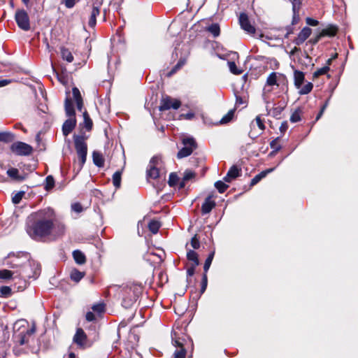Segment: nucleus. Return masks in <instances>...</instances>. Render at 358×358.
<instances>
[{"instance_id": "7", "label": "nucleus", "mask_w": 358, "mask_h": 358, "mask_svg": "<svg viewBox=\"0 0 358 358\" xmlns=\"http://www.w3.org/2000/svg\"><path fill=\"white\" fill-rule=\"evenodd\" d=\"M29 260L27 253L20 252L17 255H9L6 259V264L12 268L20 270Z\"/></svg>"}, {"instance_id": "22", "label": "nucleus", "mask_w": 358, "mask_h": 358, "mask_svg": "<svg viewBox=\"0 0 358 358\" xmlns=\"http://www.w3.org/2000/svg\"><path fill=\"white\" fill-rule=\"evenodd\" d=\"M304 74L303 72L300 71L295 70L294 72V85L297 89H299L303 81H304Z\"/></svg>"}, {"instance_id": "62", "label": "nucleus", "mask_w": 358, "mask_h": 358, "mask_svg": "<svg viewBox=\"0 0 358 358\" xmlns=\"http://www.w3.org/2000/svg\"><path fill=\"white\" fill-rule=\"evenodd\" d=\"M11 83L10 80L3 79L0 80V87H4Z\"/></svg>"}, {"instance_id": "59", "label": "nucleus", "mask_w": 358, "mask_h": 358, "mask_svg": "<svg viewBox=\"0 0 358 358\" xmlns=\"http://www.w3.org/2000/svg\"><path fill=\"white\" fill-rule=\"evenodd\" d=\"M321 38H322V36L320 33L315 37L310 38L309 42L310 43H312L313 45H315L316 43H318V41L321 39Z\"/></svg>"}, {"instance_id": "11", "label": "nucleus", "mask_w": 358, "mask_h": 358, "mask_svg": "<svg viewBox=\"0 0 358 358\" xmlns=\"http://www.w3.org/2000/svg\"><path fill=\"white\" fill-rule=\"evenodd\" d=\"M285 80L286 78L282 74L272 72L266 79V85L264 88V93H266V92H270L272 90V88L267 89L268 87H273V85L279 86L280 82L285 81Z\"/></svg>"}, {"instance_id": "61", "label": "nucleus", "mask_w": 358, "mask_h": 358, "mask_svg": "<svg viewBox=\"0 0 358 358\" xmlns=\"http://www.w3.org/2000/svg\"><path fill=\"white\" fill-rule=\"evenodd\" d=\"M195 268L194 264H192L191 267L188 268L187 271V273L189 276H192L195 272Z\"/></svg>"}, {"instance_id": "36", "label": "nucleus", "mask_w": 358, "mask_h": 358, "mask_svg": "<svg viewBox=\"0 0 358 358\" xmlns=\"http://www.w3.org/2000/svg\"><path fill=\"white\" fill-rule=\"evenodd\" d=\"M215 187L217 189L220 193H224L227 189L229 187V185H227L224 182L218 180L215 183Z\"/></svg>"}, {"instance_id": "27", "label": "nucleus", "mask_w": 358, "mask_h": 358, "mask_svg": "<svg viewBox=\"0 0 358 358\" xmlns=\"http://www.w3.org/2000/svg\"><path fill=\"white\" fill-rule=\"evenodd\" d=\"M187 257L188 260L193 262L192 264H194V266H197L199 264L197 253L194 250H189L187 253Z\"/></svg>"}, {"instance_id": "64", "label": "nucleus", "mask_w": 358, "mask_h": 358, "mask_svg": "<svg viewBox=\"0 0 358 358\" xmlns=\"http://www.w3.org/2000/svg\"><path fill=\"white\" fill-rule=\"evenodd\" d=\"M182 117H184L187 120H191L194 117V114L193 113H188L185 115H181Z\"/></svg>"}, {"instance_id": "10", "label": "nucleus", "mask_w": 358, "mask_h": 358, "mask_svg": "<svg viewBox=\"0 0 358 358\" xmlns=\"http://www.w3.org/2000/svg\"><path fill=\"white\" fill-rule=\"evenodd\" d=\"M181 106V102L177 99H173L169 96H163L160 101L159 109L161 111L167 110L169 109H178Z\"/></svg>"}, {"instance_id": "48", "label": "nucleus", "mask_w": 358, "mask_h": 358, "mask_svg": "<svg viewBox=\"0 0 358 358\" xmlns=\"http://www.w3.org/2000/svg\"><path fill=\"white\" fill-rule=\"evenodd\" d=\"M195 177V173L191 170H186L184 172L183 180L184 181H188Z\"/></svg>"}, {"instance_id": "12", "label": "nucleus", "mask_w": 358, "mask_h": 358, "mask_svg": "<svg viewBox=\"0 0 358 358\" xmlns=\"http://www.w3.org/2000/svg\"><path fill=\"white\" fill-rule=\"evenodd\" d=\"M10 149L12 152L16 155L21 156L29 155L33 151V148L31 145L20 141L13 143Z\"/></svg>"}, {"instance_id": "21", "label": "nucleus", "mask_w": 358, "mask_h": 358, "mask_svg": "<svg viewBox=\"0 0 358 358\" xmlns=\"http://www.w3.org/2000/svg\"><path fill=\"white\" fill-rule=\"evenodd\" d=\"M17 271L3 269L0 271V279L8 280L14 278H18Z\"/></svg>"}, {"instance_id": "24", "label": "nucleus", "mask_w": 358, "mask_h": 358, "mask_svg": "<svg viewBox=\"0 0 358 358\" xmlns=\"http://www.w3.org/2000/svg\"><path fill=\"white\" fill-rule=\"evenodd\" d=\"M73 257L76 262L78 264H83L86 262L85 255L80 250L73 251Z\"/></svg>"}, {"instance_id": "40", "label": "nucleus", "mask_w": 358, "mask_h": 358, "mask_svg": "<svg viewBox=\"0 0 358 358\" xmlns=\"http://www.w3.org/2000/svg\"><path fill=\"white\" fill-rule=\"evenodd\" d=\"M290 121L293 123L298 122L301 120V110L296 109L291 115Z\"/></svg>"}, {"instance_id": "63", "label": "nucleus", "mask_w": 358, "mask_h": 358, "mask_svg": "<svg viewBox=\"0 0 358 358\" xmlns=\"http://www.w3.org/2000/svg\"><path fill=\"white\" fill-rule=\"evenodd\" d=\"M261 180V179L259 178V177H258V176H255L251 180V185H256L257 183H258L259 181Z\"/></svg>"}, {"instance_id": "47", "label": "nucleus", "mask_w": 358, "mask_h": 358, "mask_svg": "<svg viewBox=\"0 0 358 358\" xmlns=\"http://www.w3.org/2000/svg\"><path fill=\"white\" fill-rule=\"evenodd\" d=\"M292 3L293 13H299L301 6V0H293Z\"/></svg>"}, {"instance_id": "28", "label": "nucleus", "mask_w": 358, "mask_h": 358, "mask_svg": "<svg viewBox=\"0 0 358 358\" xmlns=\"http://www.w3.org/2000/svg\"><path fill=\"white\" fill-rule=\"evenodd\" d=\"M207 31L213 35L214 37H217L220 34V29L218 24H212L207 27Z\"/></svg>"}, {"instance_id": "1", "label": "nucleus", "mask_w": 358, "mask_h": 358, "mask_svg": "<svg viewBox=\"0 0 358 358\" xmlns=\"http://www.w3.org/2000/svg\"><path fill=\"white\" fill-rule=\"evenodd\" d=\"M55 220V213L50 208L34 212L27 217V233L37 241L55 240L64 234L66 228L64 224Z\"/></svg>"}, {"instance_id": "14", "label": "nucleus", "mask_w": 358, "mask_h": 358, "mask_svg": "<svg viewBox=\"0 0 358 358\" xmlns=\"http://www.w3.org/2000/svg\"><path fill=\"white\" fill-rule=\"evenodd\" d=\"M103 3V0H96L93 3L92 10L89 20V26L94 27L96 23V16L100 13V8Z\"/></svg>"}, {"instance_id": "34", "label": "nucleus", "mask_w": 358, "mask_h": 358, "mask_svg": "<svg viewBox=\"0 0 358 358\" xmlns=\"http://www.w3.org/2000/svg\"><path fill=\"white\" fill-rule=\"evenodd\" d=\"M14 135L10 132H0V141L10 142L13 141Z\"/></svg>"}, {"instance_id": "8", "label": "nucleus", "mask_w": 358, "mask_h": 358, "mask_svg": "<svg viewBox=\"0 0 358 358\" xmlns=\"http://www.w3.org/2000/svg\"><path fill=\"white\" fill-rule=\"evenodd\" d=\"M183 147L178 151L177 157L182 159L189 156L197 148L195 139L191 136H184L182 138Z\"/></svg>"}, {"instance_id": "42", "label": "nucleus", "mask_w": 358, "mask_h": 358, "mask_svg": "<svg viewBox=\"0 0 358 358\" xmlns=\"http://www.w3.org/2000/svg\"><path fill=\"white\" fill-rule=\"evenodd\" d=\"M7 174L9 177H10L13 179H15V180L20 179L19 176H18L19 171L15 168L9 169L7 171Z\"/></svg>"}, {"instance_id": "41", "label": "nucleus", "mask_w": 358, "mask_h": 358, "mask_svg": "<svg viewBox=\"0 0 358 358\" xmlns=\"http://www.w3.org/2000/svg\"><path fill=\"white\" fill-rule=\"evenodd\" d=\"M178 176H177V174L176 173H171L170 175H169V185L171 186V187H173L175 186L178 182Z\"/></svg>"}, {"instance_id": "20", "label": "nucleus", "mask_w": 358, "mask_h": 358, "mask_svg": "<svg viewBox=\"0 0 358 358\" xmlns=\"http://www.w3.org/2000/svg\"><path fill=\"white\" fill-rule=\"evenodd\" d=\"M73 98L76 102L77 108L81 111L83 106V99L80 92L77 87H73L72 90Z\"/></svg>"}, {"instance_id": "18", "label": "nucleus", "mask_w": 358, "mask_h": 358, "mask_svg": "<svg viewBox=\"0 0 358 358\" xmlns=\"http://www.w3.org/2000/svg\"><path fill=\"white\" fill-rule=\"evenodd\" d=\"M173 343L176 347L179 348L174 352V358H185L186 350L183 348L182 343L177 339L173 338Z\"/></svg>"}, {"instance_id": "9", "label": "nucleus", "mask_w": 358, "mask_h": 358, "mask_svg": "<svg viewBox=\"0 0 358 358\" xmlns=\"http://www.w3.org/2000/svg\"><path fill=\"white\" fill-rule=\"evenodd\" d=\"M15 20L19 28L23 31L30 29V21L28 13L24 9H18L15 14Z\"/></svg>"}, {"instance_id": "45", "label": "nucleus", "mask_w": 358, "mask_h": 358, "mask_svg": "<svg viewBox=\"0 0 358 358\" xmlns=\"http://www.w3.org/2000/svg\"><path fill=\"white\" fill-rule=\"evenodd\" d=\"M0 293L2 296L8 297L11 294V289L8 286H2L0 288Z\"/></svg>"}, {"instance_id": "46", "label": "nucleus", "mask_w": 358, "mask_h": 358, "mask_svg": "<svg viewBox=\"0 0 358 358\" xmlns=\"http://www.w3.org/2000/svg\"><path fill=\"white\" fill-rule=\"evenodd\" d=\"M279 138H276L270 143L271 148L274 150L275 152H278L281 149V145L278 143Z\"/></svg>"}, {"instance_id": "13", "label": "nucleus", "mask_w": 358, "mask_h": 358, "mask_svg": "<svg viewBox=\"0 0 358 358\" xmlns=\"http://www.w3.org/2000/svg\"><path fill=\"white\" fill-rule=\"evenodd\" d=\"M241 27L248 34H254L256 31L255 27L250 23L247 14L243 13L239 16Z\"/></svg>"}, {"instance_id": "2", "label": "nucleus", "mask_w": 358, "mask_h": 358, "mask_svg": "<svg viewBox=\"0 0 358 358\" xmlns=\"http://www.w3.org/2000/svg\"><path fill=\"white\" fill-rule=\"evenodd\" d=\"M34 332L35 328H30L26 320H17L13 325V339L20 345L27 343Z\"/></svg>"}, {"instance_id": "6", "label": "nucleus", "mask_w": 358, "mask_h": 358, "mask_svg": "<svg viewBox=\"0 0 358 358\" xmlns=\"http://www.w3.org/2000/svg\"><path fill=\"white\" fill-rule=\"evenodd\" d=\"M163 167V162L160 157H153L149 163L147 169L148 178L157 179L160 177L162 169Z\"/></svg>"}, {"instance_id": "33", "label": "nucleus", "mask_w": 358, "mask_h": 358, "mask_svg": "<svg viewBox=\"0 0 358 358\" xmlns=\"http://www.w3.org/2000/svg\"><path fill=\"white\" fill-rule=\"evenodd\" d=\"M84 277V273L80 272L76 269L73 270L71 273V278L72 280L78 282Z\"/></svg>"}, {"instance_id": "49", "label": "nucleus", "mask_w": 358, "mask_h": 358, "mask_svg": "<svg viewBox=\"0 0 358 358\" xmlns=\"http://www.w3.org/2000/svg\"><path fill=\"white\" fill-rule=\"evenodd\" d=\"M24 194V192H18L17 193H16L12 198V201L13 202L15 203V204H17L19 203L23 196Z\"/></svg>"}, {"instance_id": "57", "label": "nucleus", "mask_w": 358, "mask_h": 358, "mask_svg": "<svg viewBox=\"0 0 358 358\" xmlns=\"http://www.w3.org/2000/svg\"><path fill=\"white\" fill-rule=\"evenodd\" d=\"M206 287H207V276H206V274L205 273L203 275V279H202V285H201V293H203L205 292Z\"/></svg>"}, {"instance_id": "51", "label": "nucleus", "mask_w": 358, "mask_h": 358, "mask_svg": "<svg viewBox=\"0 0 358 358\" xmlns=\"http://www.w3.org/2000/svg\"><path fill=\"white\" fill-rule=\"evenodd\" d=\"M92 309L93 310V311L96 312L100 314L104 311V305H103V303H101L94 304L92 307Z\"/></svg>"}, {"instance_id": "15", "label": "nucleus", "mask_w": 358, "mask_h": 358, "mask_svg": "<svg viewBox=\"0 0 358 358\" xmlns=\"http://www.w3.org/2000/svg\"><path fill=\"white\" fill-rule=\"evenodd\" d=\"M73 341L78 346L85 348L87 346V335L81 328L77 329L74 336Z\"/></svg>"}, {"instance_id": "31", "label": "nucleus", "mask_w": 358, "mask_h": 358, "mask_svg": "<svg viewBox=\"0 0 358 358\" xmlns=\"http://www.w3.org/2000/svg\"><path fill=\"white\" fill-rule=\"evenodd\" d=\"M313 87V85L312 83L308 82L306 84H305L303 86L301 85V87L299 88V93L300 94H308L310 93Z\"/></svg>"}, {"instance_id": "52", "label": "nucleus", "mask_w": 358, "mask_h": 358, "mask_svg": "<svg viewBox=\"0 0 358 358\" xmlns=\"http://www.w3.org/2000/svg\"><path fill=\"white\" fill-rule=\"evenodd\" d=\"M71 210L77 213H80L83 210V208L79 203H74L71 205Z\"/></svg>"}, {"instance_id": "5", "label": "nucleus", "mask_w": 358, "mask_h": 358, "mask_svg": "<svg viewBox=\"0 0 358 358\" xmlns=\"http://www.w3.org/2000/svg\"><path fill=\"white\" fill-rule=\"evenodd\" d=\"M75 148L79 159L80 166L82 168L86 162L87 146L85 138L83 136L74 135Z\"/></svg>"}, {"instance_id": "26", "label": "nucleus", "mask_w": 358, "mask_h": 358, "mask_svg": "<svg viewBox=\"0 0 358 358\" xmlns=\"http://www.w3.org/2000/svg\"><path fill=\"white\" fill-rule=\"evenodd\" d=\"M61 55L63 59L66 60L68 62H72L73 61V56L71 52L65 48H61Z\"/></svg>"}, {"instance_id": "30", "label": "nucleus", "mask_w": 358, "mask_h": 358, "mask_svg": "<svg viewBox=\"0 0 358 358\" xmlns=\"http://www.w3.org/2000/svg\"><path fill=\"white\" fill-rule=\"evenodd\" d=\"M160 228V223L156 220H151L148 224L149 230L154 234H157Z\"/></svg>"}, {"instance_id": "53", "label": "nucleus", "mask_w": 358, "mask_h": 358, "mask_svg": "<svg viewBox=\"0 0 358 358\" xmlns=\"http://www.w3.org/2000/svg\"><path fill=\"white\" fill-rule=\"evenodd\" d=\"M190 244L194 249H198L200 247V242L196 235L192 238Z\"/></svg>"}, {"instance_id": "37", "label": "nucleus", "mask_w": 358, "mask_h": 358, "mask_svg": "<svg viewBox=\"0 0 358 358\" xmlns=\"http://www.w3.org/2000/svg\"><path fill=\"white\" fill-rule=\"evenodd\" d=\"M214 255H215V252H212L208 255V257L206 258L205 263H204V266H203V270H204L205 273H206L208 271V269L211 265V263L213 262Z\"/></svg>"}, {"instance_id": "19", "label": "nucleus", "mask_w": 358, "mask_h": 358, "mask_svg": "<svg viewBox=\"0 0 358 358\" xmlns=\"http://www.w3.org/2000/svg\"><path fill=\"white\" fill-rule=\"evenodd\" d=\"M239 172L240 170L236 166H232L224 177V181L230 182L232 180L239 176Z\"/></svg>"}, {"instance_id": "60", "label": "nucleus", "mask_w": 358, "mask_h": 358, "mask_svg": "<svg viewBox=\"0 0 358 358\" xmlns=\"http://www.w3.org/2000/svg\"><path fill=\"white\" fill-rule=\"evenodd\" d=\"M96 319L95 315L92 312H88L86 314V320L89 322L94 321Z\"/></svg>"}, {"instance_id": "58", "label": "nucleus", "mask_w": 358, "mask_h": 358, "mask_svg": "<svg viewBox=\"0 0 358 358\" xmlns=\"http://www.w3.org/2000/svg\"><path fill=\"white\" fill-rule=\"evenodd\" d=\"M306 22L308 25L313 26V27L317 26L319 24V22L317 20L310 18V17H307L306 19Z\"/></svg>"}, {"instance_id": "55", "label": "nucleus", "mask_w": 358, "mask_h": 358, "mask_svg": "<svg viewBox=\"0 0 358 358\" xmlns=\"http://www.w3.org/2000/svg\"><path fill=\"white\" fill-rule=\"evenodd\" d=\"M275 169V168H271V169H266L265 171H262L260 173H259L257 176L258 177H259V178L262 180V178H264V177H266V176L269 173H271L272 171H273V170Z\"/></svg>"}, {"instance_id": "4", "label": "nucleus", "mask_w": 358, "mask_h": 358, "mask_svg": "<svg viewBox=\"0 0 358 358\" xmlns=\"http://www.w3.org/2000/svg\"><path fill=\"white\" fill-rule=\"evenodd\" d=\"M41 266L38 263L34 261L27 262L20 270H17L18 278L26 279L36 278L40 274Z\"/></svg>"}, {"instance_id": "38", "label": "nucleus", "mask_w": 358, "mask_h": 358, "mask_svg": "<svg viewBox=\"0 0 358 358\" xmlns=\"http://www.w3.org/2000/svg\"><path fill=\"white\" fill-rule=\"evenodd\" d=\"M228 66L230 70V71L235 75H240L242 73V71L240 70L236 63L234 62H228Z\"/></svg>"}, {"instance_id": "35", "label": "nucleus", "mask_w": 358, "mask_h": 358, "mask_svg": "<svg viewBox=\"0 0 358 358\" xmlns=\"http://www.w3.org/2000/svg\"><path fill=\"white\" fill-rule=\"evenodd\" d=\"M113 183L116 188H119L121 184V172L117 171L113 175Z\"/></svg>"}, {"instance_id": "16", "label": "nucleus", "mask_w": 358, "mask_h": 358, "mask_svg": "<svg viewBox=\"0 0 358 358\" xmlns=\"http://www.w3.org/2000/svg\"><path fill=\"white\" fill-rule=\"evenodd\" d=\"M311 33V29L308 27H305L299 33L297 37L294 41V43L297 45H301L310 36Z\"/></svg>"}, {"instance_id": "50", "label": "nucleus", "mask_w": 358, "mask_h": 358, "mask_svg": "<svg viewBox=\"0 0 358 358\" xmlns=\"http://www.w3.org/2000/svg\"><path fill=\"white\" fill-rule=\"evenodd\" d=\"M185 63V59H180L177 64L171 69V71L169 73V76L173 75L175 73L178 69H180Z\"/></svg>"}, {"instance_id": "39", "label": "nucleus", "mask_w": 358, "mask_h": 358, "mask_svg": "<svg viewBox=\"0 0 358 358\" xmlns=\"http://www.w3.org/2000/svg\"><path fill=\"white\" fill-rule=\"evenodd\" d=\"M234 117V111L232 110H229L223 117L220 120V123L222 124H227Z\"/></svg>"}, {"instance_id": "32", "label": "nucleus", "mask_w": 358, "mask_h": 358, "mask_svg": "<svg viewBox=\"0 0 358 358\" xmlns=\"http://www.w3.org/2000/svg\"><path fill=\"white\" fill-rule=\"evenodd\" d=\"M55 186V179L52 176H48L45 181V189L49 191Z\"/></svg>"}, {"instance_id": "17", "label": "nucleus", "mask_w": 358, "mask_h": 358, "mask_svg": "<svg viewBox=\"0 0 358 358\" xmlns=\"http://www.w3.org/2000/svg\"><path fill=\"white\" fill-rule=\"evenodd\" d=\"M215 206V202L212 199L211 196H208L205 199L201 206V213L203 215L209 213Z\"/></svg>"}, {"instance_id": "25", "label": "nucleus", "mask_w": 358, "mask_h": 358, "mask_svg": "<svg viewBox=\"0 0 358 358\" xmlns=\"http://www.w3.org/2000/svg\"><path fill=\"white\" fill-rule=\"evenodd\" d=\"M337 33V28L334 26H329L324 29L322 30L320 32L322 37L325 36H328L330 37L334 36Z\"/></svg>"}, {"instance_id": "44", "label": "nucleus", "mask_w": 358, "mask_h": 358, "mask_svg": "<svg viewBox=\"0 0 358 358\" xmlns=\"http://www.w3.org/2000/svg\"><path fill=\"white\" fill-rule=\"evenodd\" d=\"M80 0H61V3L64 4L67 8H72Z\"/></svg>"}, {"instance_id": "3", "label": "nucleus", "mask_w": 358, "mask_h": 358, "mask_svg": "<svg viewBox=\"0 0 358 358\" xmlns=\"http://www.w3.org/2000/svg\"><path fill=\"white\" fill-rule=\"evenodd\" d=\"M64 108L66 116L69 118L64 122L62 126V132L64 136H67L75 128L76 125V120L75 117V110L73 101L71 99L66 98L65 99Z\"/></svg>"}, {"instance_id": "56", "label": "nucleus", "mask_w": 358, "mask_h": 358, "mask_svg": "<svg viewBox=\"0 0 358 358\" xmlns=\"http://www.w3.org/2000/svg\"><path fill=\"white\" fill-rule=\"evenodd\" d=\"M255 121H256V123H257L258 127L261 130H264L265 129V126H264V122L262 120L260 116H257L256 118H255Z\"/></svg>"}, {"instance_id": "23", "label": "nucleus", "mask_w": 358, "mask_h": 358, "mask_svg": "<svg viewBox=\"0 0 358 358\" xmlns=\"http://www.w3.org/2000/svg\"><path fill=\"white\" fill-rule=\"evenodd\" d=\"M93 162L98 167L104 166V159L103 155L97 151H94L92 154Z\"/></svg>"}, {"instance_id": "54", "label": "nucleus", "mask_w": 358, "mask_h": 358, "mask_svg": "<svg viewBox=\"0 0 358 358\" xmlns=\"http://www.w3.org/2000/svg\"><path fill=\"white\" fill-rule=\"evenodd\" d=\"M134 288V292H135V296H134V299H130L131 303H132L134 301H136V297L138 296V294L141 292V290L142 289V286H141V285H135Z\"/></svg>"}, {"instance_id": "43", "label": "nucleus", "mask_w": 358, "mask_h": 358, "mask_svg": "<svg viewBox=\"0 0 358 358\" xmlns=\"http://www.w3.org/2000/svg\"><path fill=\"white\" fill-rule=\"evenodd\" d=\"M329 69H330L328 66H325L322 68H320L314 72L313 76L315 78H317L321 75H324V74L327 73L329 71Z\"/></svg>"}, {"instance_id": "29", "label": "nucleus", "mask_w": 358, "mask_h": 358, "mask_svg": "<svg viewBox=\"0 0 358 358\" xmlns=\"http://www.w3.org/2000/svg\"><path fill=\"white\" fill-rule=\"evenodd\" d=\"M83 119H84V122H83L84 127L86 128L87 130H88V131L91 130L93 124H92V121L91 118L90 117V116L86 110L84 111V113H83Z\"/></svg>"}]
</instances>
